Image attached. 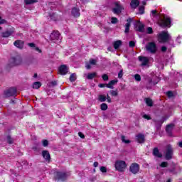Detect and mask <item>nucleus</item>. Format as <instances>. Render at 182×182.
<instances>
[{
  "label": "nucleus",
  "mask_w": 182,
  "mask_h": 182,
  "mask_svg": "<svg viewBox=\"0 0 182 182\" xmlns=\"http://www.w3.org/2000/svg\"><path fill=\"white\" fill-rule=\"evenodd\" d=\"M158 41L159 43H168L171 46L174 48V41L171 39V36L168 31H161L158 34Z\"/></svg>",
  "instance_id": "1"
},
{
  "label": "nucleus",
  "mask_w": 182,
  "mask_h": 182,
  "mask_svg": "<svg viewBox=\"0 0 182 182\" xmlns=\"http://www.w3.org/2000/svg\"><path fill=\"white\" fill-rule=\"evenodd\" d=\"M158 24L161 28H171V18L168 16H164L158 21Z\"/></svg>",
  "instance_id": "2"
},
{
  "label": "nucleus",
  "mask_w": 182,
  "mask_h": 182,
  "mask_svg": "<svg viewBox=\"0 0 182 182\" xmlns=\"http://www.w3.org/2000/svg\"><path fill=\"white\" fill-rule=\"evenodd\" d=\"M145 48L147 53H150L151 55H156L159 49L157 47V44L154 41L147 43Z\"/></svg>",
  "instance_id": "3"
},
{
  "label": "nucleus",
  "mask_w": 182,
  "mask_h": 182,
  "mask_svg": "<svg viewBox=\"0 0 182 182\" xmlns=\"http://www.w3.org/2000/svg\"><path fill=\"white\" fill-rule=\"evenodd\" d=\"M70 176V172H56L55 175V180H58V181H65L68 177Z\"/></svg>",
  "instance_id": "4"
},
{
  "label": "nucleus",
  "mask_w": 182,
  "mask_h": 182,
  "mask_svg": "<svg viewBox=\"0 0 182 182\" xmlns=\"http://www.w3.org/2000/svg\"><path fill=\"white\" fill-rule=\"evenodd\" d=\"M50 38L54 43H60V42H62V37L60 36V33H59V31H53L50 35Z\"/></svg>",
  "instance_id": "5"
},
{
  "label": "nucleus",
  "mask_w": 182,
  "mask_h": 182,
  "mask_svg": "<svg viewBox=\"0 0 182 182\" xmlns=\"http://www.w3.org/2000/svg\"><path fill=\"white\" fill-rule=\"evenodd\" d=\"M15 28L11 27L7 28L4 32L1 33V38H9L10 36H14L15 35Z\"/></svg>",
  "instance_id": "6"
},
{
  "label": "nucleus",
  "mask_w": 182,
  "mask_h": 182,
  "mask_svg": "<svg viewBox=\"0 0 182 182\" xmlns=\"http://www.w3.org/2000/svg\"><path fill=\"white\" fill-rule=\"evenodd\" d=\"M168 116H165L163 117L161 119H154L153 121L155 123V126L156 127V130H160V129L161 128V125L163 124V123H164V122H166V120H167V119H168Z\"/></svg>",
  "instance_id": "7"
},
{
  "label": "nucleus",
  "mask_w": 182,
  "mask_h": 182,
  "mask_svg": "<svg viewBox=\"0 0 182 182\" xmlns=\"http://www.w3.org/2000/svg\"><path fill=\"white\" fill-rule=\"evenodd\" d=\"M166 160H171L173 159V147L171 145H167L165 151Z\"/></svg>",
  "instance_id": "8"
},
{
  "label": "nucleus",
  "mask_w": 182,
  "mask_h": 182,
  "mask_svg": "<svg viewBox=\"0 0 182 182\" xmlns=\"http://www.w3.org/2000/svg\"><path fill=\"white\" fill-rule=\"evenodd\" d=\"M126 166V162L124 161H117L115 162V168L118 171H124Z\"/></svg>",
  "instance_id": "9"
},
{
  "label": "nucleus",
  "mask_w": 182,
  "mask_h": 182,
  "mask_svg": "<svg viewBox=\"0 0 182 182\" xmlns=\"http://www.w3.org/2000/svg\"><path fill=\"white\" fill-rule=\"evenodd\" d=\"M114 5V8L112 9L113 14H116L117 15L122 14V11L124 9V8L121 5L120 2H115Z\"/></svg>",
  "instance_id": "10"
},
{
  "label": "nucleus",
  "mask_w": 182,
  "mask_h": 182,
  "mask_svg": "<svg viewBox=\"0 0 182 182\" xmlns=\"http://www.w3.org/2000/svg\"><path fill=\"white\" fill-rule=\"evenodd\" d=\"M15 95H16V88L15 87H11L4 91V96L6 97H11V96H15Z\"/></svg>",
  "instance_id": "11"
},
{
  "label": "nucleus",
  "mask_w": 182,
  "mask_h": 182,
  "mask_svg": "<svg viewBox=\"0 0 182 182\" xmlns=\"http://www.w3.org/2000/svg\"><path fill=\"white\" fill-rule=\"evenodd\" d=\"M139 62H141V66H147L149 65V57L140 55L138 57Z\"/></svg>",
  "instance_id": "12"
},
{
  "label": "nucleus",
  "mask_w": 182,
  "mask_h": 182,
  "mask_svg": "<svg viewBox=\"0 0 182 182\" xmlns=\"http://www.w3.org/2000/svg\"><path fill=\"white\" fill-rule=\"evenodd\" d=\"M22 63V59L20 57H13L10 59V63H11L12 66H16L18 65H21Z\"/></svg>",
  "instance_id": "13"
},
{
  "label": "nucleus",
  "mask_w": 182,
  "mask_h": 182,
  "mask_svg": "<svg viewBox=\"0 0 182 182\" xmlns=\"http://www.w3.org/2000/svg\"><path fill=\"white\" fill-rule=\"evenodd\" d=\"M129 170L133 174H137L140 170V166L136 163H134L130 166Z\"/></svg>",
  "instance_id": "14"
},
{
  "label": "nucleus",
  "mask_w": 182,
  "mask_h": 182,
  "mask_svg": "<svg viewBox=\"0 0 182 182\" xmlns=\"http://www.w3.org/2000/svg\"><path fill=\"white\" fill-rule=\"evenodd\" d=\"M71 15L74 18H79L80 16V9L77 7H73L71 10Z\"/></svg>",
  "instance_id": "15"
},
{
  "label": "nucleus",
  "mask_w": 182,
  "mask_h": 182,
  "mask_svg": "<svg viewBox=\"0 0 182 182\" xmlns=\"http://www.w3.org/2000/svg\"><path fill=\"white\" fill-rule=\"evenodd\" d=\"M68 70H69V68H68V66H66L65 65H62L59 68V73H60V75H66Z\"/></svg>",
  "instance_id": "16"
},
{
  "label": "nucleus",
  "mask_w": 182,
  "mask_h": 182,
  "mask_svg": "<svg viewBox=\"0 0 182 182\" xmlns=\"http://www.w3.org/2000/svg\"><path fill=\"white\" fill-rule=\"evenodd\" d=\"M182 80V74L178 72H175V87H177V82Z\"/></svg>",
  "instance_id": "17"
},
{
  "label": "nucleus",
  "mask_w": 182,
  "mask_h": 182,
  "mask_svg": "<svg viewBox=\"0 0 182 182\" xmlns=\"http://www.w3.org/2000/svg\"><path fill=\"white\" fill-rule=\"evenodd\" d=\"M25 43L21 40H17L14 43V46L18 48V49H23V45Z\"/></svg>",
  "instance_id": "18"
},
{
  "label": "nucleus",
  "mask_w": 182,
  "mask_h": 182,
  "mask_svg": "<svg viewBox=\"0 0 182 182\" xmlns=\"http://www.w3.org/2000/svg\"><path fill=\"white\" fill-rule=\"evenodd\" d=\"M173 128H174L173 124H170L166 126V132L168 134V136H171Z\"/></svg>",
  "instance_id": "19"
},
{
  "label": "nucleus",
  "mask_w": 182,
  "mask_h": 182,
  "mask_svg": "<svg viewBox=\"0 0 182 182\" xmlns=\"http://www.w3.org/2000/svg\"><path fill=\"white\" fill-rule=\"evenodd\" d=\"M153 154L155 157H158V159H161V157H163V154L160 153V151H159V148L157 147L154 148Z\"/></svg>",
  "instance_id": "20"
},
{
  "label": "nucleus",
  "mask_w": 182,
  "mask_h": 182,
  "mask_svg": "<svg viewBox=\"0 0 182 182\" xmlns=\"http://www.w3.org/2000/svg\"><path fill=\"white\" fill-rule=\"evenodd\" d=\"M42 156L46 161H50V154H49V152L48 151H42Z\"/></svg>",
  "instance_id": "21"
},
{
  "label": "nucleus",
  "mask_w": 182,
  "mask_h": 182,
  "mask_svg": "<svg viewBox=\"0 0 182 182\" xmlns=\"http://www.w3.org/2000/svg\"><path fill=\"white\" fill-rule=\"evenodd\" d=\"M139 5H140V1L139 0H132L131 1V8H132L133 9H136V8H137V6H139Z\"/></svg>",
  "instance_id": "22"
},
{
  "label": "nucleus",
  "mask_w": 182,
  "mask_h": 182,
  "mask_svg": "<svg viewBox=\"0 0 182 182\" xmlns=\"http://www.w3.org/2000/svg\"><path fill=\"white\" fill-rule=\"evenodd\" d=\"M132 18H128L127 20V23L125 25V33H129V32H130V24L132 23Z\"/></svg>",
  "instance_id": "23"
},
{
  "label": "nucleus",
  "mask_w": 182,
  "mask_h": 182,
  "mask_svg": "<svg viewBox=\"0 0 182 182\" xmlns=\"http://www.w3.org/2000/svg\"><path fill=\"white\" fill-rule=\"evenodd\" d=\"M136 137L138 143H144L146 140L144 138V134H139L138 135L136 136Z\"/></svg>",
  "instance_id": "24"
},
{
  "label": "nucleus",
  "mask_w": 182,
  "mask_h": 182,
  "mask_svg": "<svg viewBox=\"0 0 182 182\" xmlns=\"http://www.w3.org/2000/svg\"><path fill=\"white\" fill-rule=\"evenodd\" d=\"M159 82H160V77H155L154 81H153V80H151V79H150L149 80V85H150L151 86H155V85H157V83H159Z\"/></svg>",
  "instance_id": "25"
},
{
  "label": "nucleus",
  "mask_w": 182,
  "mask_h": 182,
  "mask_svg": "<svg viewBox=\"0 0 182 182\" xmlns=\"http://www.w3.org/2000/svg\"><path fill=\"white\" fill-rule=\"evenodd\" d=\"M116 83H117V80H112L106 85V87H108V89H113V85H116Z\"/></svg>",
  "instance_id": "26"
},
{
  "label": "nucleus",
  "mask_w": 182,
  "mask_h": 182,
  "mask_svg": "<svg viewBox=\"0 0 182 182\" xmlns=\"http://www.w3.org/2000/svg\"><path fill=\"white\" fill-rule=\"evenodd\" d=\"M113 46H114V49H119V48H120V46H122V41L118 40L117 41H114L113 43Z\"/></svg>",
  "instance_id": "27"
},
{
  "label": "nucleus",
  "mask_w": 182,
  "mask_h": 182,
  "mask_svg": "<svg viewBox=\"0 0 182 182\" xmlns=\"http://www.w3.org/2000/svg\"><path fill=\"white\" fill-rule=\"evenodd\" d=\"M49 18L51 21H58V18L56 17V14L53 12L49 13Z\"/></svg>",
  "instance_id": "28"
},
{
  "label": "nucleus",
  "mask_w": 182,
  "mask_h": 182,
  "mask_svg": "<svg viewBox=\"0 0 182 182\" xmlns=\"http://www.w3.org/2000/svg\"><path fill=\"white\" fill-rule=\"evenodd\" d=\"M41 86H42V84L41 83V82H35L33 84V89H39V87H41Z\"/></svg>",
  "instance_id": "29"
},
{
  "label": "nucleus",
  "mask_w": 182,
  "mask_h": 182,
  "mask_svg": "<svg viewBox=\"0 0 182 182\" xmlns=\"http://www.w3.org/2000/svg\"><path fill=\"white\" fill-rule=\"evenodd\" d=\"M26 5H31L32 4H36L38 0H24Z\"/></svg>",
  "instance_id": "30"
},
{
  "label": "nucleus",
  "mask_w": 182,
  "mask_h": 182,
  "mask_svg": "<svg viewBox=\"0 0 182 182\" xmlns=\"http://www.w3.org/2000/svg\"><path fill=\"white\" fill-rule=\"evenodd\" d=\"M96 76V73H91L87 75V79L92 80Z\"/></svg>",
  "instance_id": "31"
},
{
  "label": "nucleus",
  "mask_w": 182,
  "mask_h": 182,
  "mask_svg": "<svg viewBox=\"0 0 182 182\" xmlns=\"http://www.w3.org/2000/svg\"><path fill=\"white\" fill-rule=\"evenodd\" d=\"M146 103L147 105V106H149L150 107L151 106H153V100H151V99L150 98H146Z\"/></svg>",
  "instance_id": "32"
},
{
  "label": "nucleus",
  "mask_w": 182,
  "mask_h": 182,
  "mask_svg": "<svg viewBox=\"0 0 182 182\" xmlns=\"http://www.w3.org/2000/svg\"><path fill=\"white\" fill-rule=\"evenodd\" d=\"M75 80H76V74L75 73H73L70 76V82H75Z\"/></svg>",
  "instance_id": "33"
},
{
  "label": "nucleus",
  "mask_w": 182,
  "mask_h": 182,
  "mask_svg": "<svg viewBox=\"0 0 182 182\" xmlns=\"http://www.w3.org/2000/svg\"><path fill=\"white\" fill-rule=\"evenodd\" d=\"M7 142L9 144H14V139L11 137V136H7Z\"/></svg>",
  "instance_id": "34"
},
{
  "label": "nucleus",
  "mask_w": 182,
  "mask_h": 182,
  "mask_svg": "<svg viewBox=\"0 0 182 182\" xmlns=\"http://www.w3.org/2000/svg\"><path fill=\"white\" fill-rule=\"evenodd\" d=\"M101 110H103V111L107 110V104H106V103H102V104L101 105Z\"/></svg>",
  "instance_id": "35"
},
{
  "label": "nucleus",
  "mask_w": 182,
  "mask_h": 182,
  "mask_svg": "<svg viewBox=\"0 0 182 182\" xmlns=\"http://www.w3.org/2000/svg\"><path fill=\"white\" fill-rule=\"evenodd\" d=\"M122 141L123 143H125L126 144L130 143V140L126 139V137L124 136H122Z\"/></svg>",
  "instance_id": "36"
},
{
  "label": "nucleus",
  "mask_w": 182,
  "mask_h": 182,
  "mask_svg": "<svg viewBox=\"0 0 182 182\" xmlns=\"http://www.w3.org/2000/svg\"><path fill=\"white\" fill-rule=\"evenodd\" d=\"M98 99L100 102H106V96L105 95H100Z\"/></svg>",
  "instance_id": "37"
},
{
  "label": "nucleus",
  "mask_w": 182,
  "mask_h": 182,
  "mask_svg": "<svg viewBox=\"0 0 182 182\" xmlns=\"http://www.w3.org/2000/svg\"><path fill=\"white\" fill-rule=\"evenodd\" d=\"M139 14L140 15H143V14H144V6H140L139 8Z\"/></svg>",
  "instance_id": "38"
},
{
  "label": "nucleus",
  "mask_w": 182,
  "mask_h": 182,
  "mask_svg": "<svg viewBox=\"0 0 182 182\" xmlns=\"http://www.w3.org/2000/svg\"><path fill=\"white\" fill-rule=\"evenodd\" d=\"M42 143H43V147H48V144H49V141L46 139H43L42 141Z\"/></svg>",
  "instance_id": "39"
},
{
  "label": "nucleus",
  "mask_w": 182,
  "mask_h": 182,
  "mask_svg": "<svg viewBox=\"0 0 182 182\" xmlns=\"http://www.w3.org/2000/svg\"><path fill=\"white\" fill-rule=\"evenodd\" d=\"M134 79L136 80V82H140L141 80V77H140V75L136 74L134 75Z\"/></svg>",
  "instance_id": "40"
},
{
  "label": "nucleus",
  "mask_w": 182,
  "mask_h": 182,
  "mask_svg": "<svg viewBox=\"0 0 182 182\" xmlns=\"http://www.w3.org/2000/svg\"><path fill=\"white\" fill-rule=\"evenodd\" d=\"M146 33H148L149 35H151V33H153V28L148 27L146 28Z\"/></svg>",
  "instance_id": "41"
},
{
  "label": "nucleus",
  "mask_w": 182,
  "mask_h": 182,
  "mask_svg": "<svg viewBox=\"0 0 182 182\" xmlns=\"http://www.w3.org/2000/svg\"><path fill=\"white\" fill-rule=\"evenodd\" d=\"M111 23L116 24L117 23V18L116 17H112L111 18Z\"/></svg>",
  "instance_id": "42"
},
{
  "label": "nucleus",
  "mask_w": 182,
  "mask_h": 182,
  "mask_svg": "<svg viewBox=\"0 0 182 182\" xmlns=\"http://www.w3.org/2000/svg\"><path fill=\"white\" fill-rule=\"evenodd\" d=\"M138 31L139 32H143L144 31V26L143 24H141L138 26Z\"/></svg>",
  "instance_id": "43"
},
{
  "label": "nucleus",
  "mask_w": 182,
  "mask_h": 182,
  "mask_svg": "<svg viewBox=\"0 0 182 182\" xmlns=\"http://www.w3.org/2000/svg\"><path fill=\"white\" fill-rule=\"evenodd\" d=\"M181 38H182L181 36H178L176 38V43H178L179 45L181 43Z\"/></svg>",
  "instance_id": "44"
},
{
  "label": "nucleus",
  "mask_w": 182,
  "mask_h": 182,
  "mask_svg": "<svg viewBox=\"0 0 182 182\" xmlns=\"http://www.w3.org/2000/svg\"><path fill=\"white\" fill-rule=\"evenodd\" d=\"M129 48H134L136 46V42L131 41H129Z\"/></svg>",
  "instance_id": "45"
},
{
  "label": "nucleus",
  "mask_w": 182,
  "mask_h": 182,
  "mask_svg": "<svg viewBox=\"0 0 182 182\" xmlns=\"http://www.w3.org/2000/svg\"><path fill=\"white\" fill-rule=\"evenodd\" d=\"M100 171L102 173H107V168H106V167H105V166H101Z\"/></svg>",
  "instance_id": "46"
},
{
  "label": "nucleus",
  "mask_w": 182,
  "mask_h": 182,
  "mask_svg": "<svg viewBox=\"0 0 182 182\" xmlns=\"http://www.w3.org/2000/svg\"><path fill=\"white\" fill-rule=\"evenodd\" d=\"M166 95H167L168 97H173V96H174V94L171 91H168L166 92Z\"/></svg>",
  "instance_id": "47"
},
{
  "label": "nucleus",
  "mask_w": 182,
  "mask_h": 182,
  "mask_svg": "<svg viewBox=\"0 0 182 182\" xmlns=\"http://www.w3.org/2000/svg\"><path fill=\"white\" fill-rule=\"evenodd\" d=\"M110 95H111V96H114V97H116V96H117V91H114V90H111L110 91Z\"/></svg>",
  "instance_id": "48"
},
{
  "label": "nucleus",
  "mask_w": 182,
  "mask_h": 182,
  "mask_svg": "<svg viewBox=\"0 0 182 182\" xmlns=\"http://www.w3.org/2000/svg\"><path fill=\"white\" fill-rule=\"evenodd\" d=\"M118 77L119 79H122L123 77V70H120L118 73Z\"/></svg>",
  "instance_id": "49"
},
{
  "label": "nucleus",
  "mask_w": 182,
  "mask_h": 182,
  "mask_svg": "<svg viewBox=\"0 0 182 182\" xmlns=\"http://www.w3.org/2000/svg\"><path fill=\"white\" fill-rule=\"evenodd\" d=\"M102 79L103 80H105V82H106L107 80H109V76L107 75V74H104L102 75Z\"/></svg>",
  "instance_id": "50"
},
{
  "label": "nucleus",
  "mask_w": 182,
  "mask_h": 182,
  "mask_svg": "<svg viewBox=\"0 0 182 182\" xmlns=\"http://www.w3.org/2000/svg\"><path fill=\"white\" fill-rule=\"evenodd\" d=\"M58 85V81H52L50 83V86H51L52 87L56 86Z\"/></svg>",
  "instance_id": "51"
},
{
  "label": "nucleus",
  "mask_w": 182,
  "mask_h": 182,
  "mask_svg": "<svg viewBox=\"0 0 182 182\" xmlns=\"http://www.w3.org/2000/svg\"><path fill=\"white\" fill-rule=\"evenodd\" d=\"M168 165V164L167 162H162L160 164V167H162V168L167 167Z\"/></svg>",
  "instance_id": "52"
},
{
  "label": "nucleus",
  "mask_w": 182,
  "mask_h": 182,
  "mask_svg": "<svg viewBox=\"0 0 182 182\" xmlns=\"http://www.w3.org/2000/svg\"><path fill=\"white\" fill-rule=\"evenodd\" d=\"M97 61L95 59H91L90 60V65H96V63Z\"/></svg>",
  "instance_id": "53"
},
{
  "label": "nucleus",
  "mask_w": 182,
  "mask_h": 182,
  "mask_svg": "<svg viewBox=\"0 0 182 182\" xmlns=\"http://www.w3.org/2000/svg\"><path fill=\"white\" fill-rule=\"evenodd\" d=\"M6 22V20L2 19V17L0 16V25H4Z\"/></svg>",
  "instance_id": "54"
},
{
  "label": "nucleus",
  "mask_w": 182,
  "mask_h": 182,
  "mask_svg": "<svg viewBox=\"0 0 182 182\" xmlns=\"http://www.w3.org/2000/svg\"><path fill=\"white\" fill-rule=\"evenodd\" d=\"M161 52H167V47H166V46H162V47L161 48Z\"/></svg>",
  "instance_id": "55"
},
{
  "label": "nucleus",
  "mask_w": 182,
  "mask_h": 182,
  "mask_svg": "<svg viewBox=\"0 0 182 182\" xmlns=\"http://www.w3.org/2000/svg\"><path fill=\"white\" fill-rule=\"evenodd\" d=\"M143 117L144 119H146L147 120H150L151 119V117H150V116L147 114H144Z\"/></svg>",
  "instance_id": "56"
},
{
  "label": "nucleus",
  "mask_w": 182,
  "mask_h": 182,
  "mask_svg": "<svg viewBox=\"0 0 182 182\" xmlns=\"http://www.w3.org/2000/svg\"><path fill=\"white\" fill-rule=\"evenodd\" d=\"M78 136H79V137H80L81 139H85V134H83V133H82V132H79V133H78Z\"/></svg>",
  "instance_id": "57"
},
{
  "label": "nucleus",
  "mask_w": 182,
  "mask_h": 182,
  "mask_svg": "<svg viewBox=\"0 0 182 182\" xmlns=\"http://www.w3.org/2000/svg\"><path fill=\"white\" fill-rule=\"evenodd\" d=\"M169 171H170V173H172L173 174H176V168H175L170 169Z\"/></svg>",
  "instance_id": "58"
},
{
  "label": "nucleus",
  "mask_w": 182,
  "mask_h": 182,
  "mask_svg": "<svg viewBox=\"0 0 182 182\" xmlns=\"http://www.w3.org/2000/svg\"><path fill=\"white\" fill-rule=\"evenodd\" d=\"M28 46H30V48H35V43H28Z\"/></svg>",
  "instance_id": "59"
},
{
  "label": "nucleus",
  "mask_w": 182,
  "mask_h": 182,
  "mask_svg": "<svg viewBox=\"0 0 182 182\" xmlns=\"http://www.w3.org/2000/svg\"><path fill=\"white\" fill-rule=\"evenodd\" d=\"M151 12L152 15H154V16H156L157 14V11H156V10H152Z\"/></svg>",
  "instance_id": "60"
},
{
  "label": "nucleus",
  "mask_w": 182,
  "mask_h": 182,
  "mask_svg": "<svg viewBox=\"0 0 182 182\" xmlns=\"http://www.w3.org/2000/svg\"><path fill=\"white\" fill-rule=\"evenodd\" d=\"M90 65H91V64L87 63L86 65H85L86 69H90V68H92V67L90 66Z\"/></svg>",
  "instance_id": "61"
},
{
  "label": "nucleus",
  "mask_w": 182,
  "mask_h": 182,
  "mask_svg": "<svg viewBox=\"0 0 182 182\" xmlns=\"http://www.w3.org/2000/svg\"><path fill=\"white\" fill-rule=\"evenodd\" d=\"M99 87H105L106 84H99Z\"/></svg>",
  "instance_id": "62"
},
{
  "label": "nucleus",
  "mask_w": 182,
  "mask_h": 182,
  "mask_svg": "<svg viewBox=\"0 0 182 182\" xmlns=\"http://www.w3.org/2000/svg\"><path fill=\"white\" fill-rule=\"evenodd\" d=\"M93 166H94V167H97V166H99V163L98 162H95Z\"/></svg>",
  "instance_id": "63"
},
{
  "label": "nucleus",
  "mask_w": 182,
  "mask_h": 182,
  "mask_svg": "<svg viewBox=\"0 0 182 182\" xmlns=\"http://www.w3.org/2000/svg\"><path fill=\"white\" fill-rule=\"evenodd\" d=\"M178 146H179V147L182 148V141L178 143Z\"/></svg>",
  "instance_id": "64"
}]
</instances>
